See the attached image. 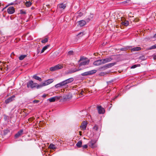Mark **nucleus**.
Here are the masks:
<instances>
[{
    "label": "nucleus",
    "mask_w": 156,
    "mask_h": 156,
    "mask_svg": "<svg viewBox=\"0 0 156 156\" xmlns=\"http://www.w3.org/2000/svg\"><path fill=\"white\" fill-rule=\"evenodd\" d=\"M96 141V140H91V141L89 143V146L92 148H95L96 147L95 145Z\"/></svg>",
    "instance_id": "20e7f679"
},
{
    "label": "nucleus",
    "mask_w": 156,
    "mask_h": 156,
    "mask_svg": "<svg viewBox=\"0 0 156 156\" xmlns=\"http://www.w3.org/2000/svg\"><path fill=\"white\" fill-rule=\"evenodd\" d=\"M79 24L80 27L83 26L86 24V22L83 20H80L79 21Z\"/></svg>",
    "instance_id": "2eb2a0df"
},
{
    "label": "nucleus",
    "mask_w": 156,
    "mask_h": 156,
    "mask_svg": "<svg viewBox=\"0 0 156 156\" xmlns=\"http://www.w3.org/2000/svg\"><path fill=\"white\" fill-rule=\"evenodd\" d=\"M102 60L103 62V64H104L105 63L110 62L112 60V58L111 57H108Z\"/></svg>",
    "instance_id": "9b49d317"
},
{
    "label": "nucleus",
    "mask_w": 156,
    "mask_h": 156,
    "mask_svg": "<svg viewBox=\"0 0 156 156\" xmlns=\"http://www.w3.org/2000/svg\"><path fill=\"white\" fill-rule=\"evenodd\" d=\"M81 75L82 76H86L89 75L88 71L83 73L81 74Z\"/></svg>",
    "instance_id": "473e14b6"
},
{
    "label": "nucleus",
    "mask_w": 156,
    "mask_h": 156,
    "mask_svg": "<svg viewBox=\"0 0 156 156\" xmlns=\"http://www.w3.org/2000/svg\"><path fill=\"white\" fill-rule=\"evenodd\" d=\"M46 96V95L44 94V95H43L42 97H44V98H45Z\"/></svg>",
    "instance_id": "603ef678"
},
{
    "label": "nucleus",
    "mask_w": 156,
    "mask_h": 156,
    "mask_svg": "<svg viewBox=\"0 0 156 156\" xmlns=\"http://www.w3.org/2000/svg\"><path fill=\"white\" fill-rule=\"evenodd\" d=\"M122 24L126 26L128 25V22L127 21H125L124 22H122Z\"/></svg>",
    "instance_id": "7c9ffc66"
},
{
    "label": "nucleus",
    "mask_w": 156,
    "mask_h": 156,
    "mask_svg": "<svg viewBox=\"0 0 156 156\" xmlns=\"http://www.w3.org/2000/svg\"><path fill=\"white\" fill-rule=\"evenodd\" d=\"M23 130L21 129L19 131H18L17 133L15 135V137L16 138H17L19 136H21L23 134Z\"/></svg>",
    "instance_id": "f8f14e48"
},
{
    "label": "nucleus",
    "mask_w": 156,
    "mask_h": 156,
    "mask_svg": "<svg viewBox=\"0 0 156 156\" xmlns=\"http://www.w3.org/2000/svg\"><path fill=\"white\" fill-rule=\"evenodd\" d=\"M61 97V96H56L49 98L48 100L50 102H53L56 100H58Z\"/></svg>",
    "instance_id": "0eeeda50"
},
{
    "label": "nucleus",
    "mask_w": 156,
    "mask_h": 156,
    "mask_svg": "<svg viewBox=\"0 0 156 156\" xmlns=\"http://www.w3.org/2000/svg\"><path fill=\"white\" fill-rule=\"evenodd\" d=\"M125 49H126L123 48L121 49V50L122 51H125Z\"/></svg>",
    "instance_id": "8fccbe9b"
},
{
    "label": "nucleus",
    "mask_w": 156,
    "mask_h": 156,
    "mask_svg": "<svg viewBox=\"0 0 156 156\" xmlns=\"http://www.w3.org/2000/svg\"><path fill=\"white\" fill-rule=\"evenodd\" d=\"M62 86L60 83H58L55 85V87L56 88H58V87H61Z\"/></svg>",
    "instance_id": "72a5a7b5"
},
{
    "label": "nucleus",
    "mask_w": 156,
    "mask_h": 156,
    "mask_svg": "<svg viewBox=\"0 0 156 156\" xmlns=\"http://www.w3.org/2000/svg\"><path fill=\"white\" fill-rule=\"evenodd\" d=\"M136 67H137V66H136V65H135L131 67V68H132V69L135 68H136Z\"/></svg>",
    "instance_id": "a18cd8bd"
},
{
    "label": "nucleus",
    "mask_w": 156,
    "mask_h": 156,
    "mask_svg": "<svg viewBox=\"0 0 156 156\" xmlns=\"http://www.w3.org/2000/svg\"><path fill=\"white\" fill-rule=\"evenodd\" d=\"M27 87L28 88L30 87L31 88H33L36 87L37 89L39 88V86L36 83H34L33 81H30L27 83Z\"/></svg>",
    "instance_id": "f03ea898"
},
{
    "label": "nucleus",
    "mask_w": 156,
    "mask_h": 156,
    "mask_svg": "<svg viewBox=\"0 0 156 156\" xmlns=\"http://www.w3.org/2000/svg\"><path fill=\"white\" fill-rule=\"evenodd\" d=\"M80 61L81 62L79 64V68L82 66L88 65L90 62V60L83 57H81L79 61Z\"/></svg>",
    "instance_id": "f257e3e1"
},
{
    "label": "nucleus",
    "mask_w": 156,
    "mask_h": 156,
    "mask_svg": "<svg viewBox=\"0 0 156 156\" xmlns=\"http://www.w3.org/2000/svg\"><path fill=\"white\" fill-rule=\"evenodd\" d=\"M7 12L9 14H12L15 12V9L13 7L10 6L7 9Z\"/></svg>",
    "instance_id": "9d476101"
},
{
    "label": "nucleus",
    "mask_w": 156,
    "mask_h": 156,
    "mask_svg": "<svg viewBox=\"0 0 156 156\" xmlns=\"http://www.w3.org/2000/svg\"><path fill=\"white\" fill-rule=\"evenodd\" d=\"M49 45H47V46H44L43 49H42L41 51V53H43L45 50L46 49H47V48L49 47Z\"/></svg>",
    "instance_id": "393cba45"
},
{
    "label": "nucleus",
    "mask_w": 156,
    "mask_h": 156,
    "mask_svg": "<svg viewBox=\"0 0 156 156\" xmlns=\"http://www.w3.org/2000/svg\"><path fill=\"white\" fill-rule=\"evenodd\" d=\"M71 97L69 95H67L63 96V99L65 100H67L71 99Z\"/></svg>",
    "instance_id": "6ab92c4d"
},
{
    "label": "nucleus",
    "mask_w": 156,
    "mask_h": 156,
    "mask_svg": "<svg viewBox=\"0 0 156 156\" xmlns=\"http://www.w3.org/2000/svg\"><path fill=\"white\" fill-rule=\"evenodd\" d=\"M82 141L80 140L76 143V146L78 147H80L82 146Z\"/></svg>",
    "instance_id": "412c9836"
},
{
    "label": "nucleus",
    "mask_w": 156,
    "mask_h": 156,
    "mask_svg": "<svg viewBox=\"0 0 156 156\" xmlns=\"http://www.w3.org/2000/svg\"><path fill=\"white\" fill-rule=\"evenodd\" d=\"M82 147H83V148L86 149V148H87V145L85 144V145H84Z\"/></svg>",
    "instance_id": "c03bdc74"
},
{
    "label": "nucleus",
    "mask_w": 156,
    "mask_h": 156,
    "mask_svg": "<svg viewBox=\"0 0 156 156\" xmlns=\"http://www.w3.org/2000/svg\"><path fill=\"white\" fill-rule=\"evenodd\" d=\"M48 84V85L53 81V79H49L46 81Z\"/></svg>",
    "instance_id": "a878e982"
},
{
    "label": "nucleus",
    "mask_w": 156,
    "mask_h": 156,
    "mask_svg": "<svg viewBox=\"0 0 156 156\" xmlns=\"http://www.w3.org/2000/svg\"><path fill=\"white\" fill-rule=\"evenodd\" d=\"M35 118L34 117H32L29 119L28 121H29L32 122L33 120Z\"/></svg>",
    "instance_id": "ea45409f"
},
{
    "label": "nucleus",
    "mask_w": 156,
    "mask_h": 156,
    "mask_svg": "<svg viewBox=\"0 0 156 156\" xmlns=\"http://www.w3.org/2000/svg\"><path fill=\"white\" fill-rule=\"evenodd\" d=\"M153 58L154 59H156V55H154Z\"/></svg>",
    "instance_id": "09e8293b"
},
{
    "label": "nucleus",
    "mask_w": 156,
    "mask_h": 156,
    "mask_svg": "<svg viewBox=\"0 0 156 156\" xmlns=\"http://www.w3.org/2000/svg\"><path fill=\"white\" fill-rule=\"evenodd\" d=\"M66 7V5L65 4L61 3L58 5V8L64 9Z\"/></svg>",
    "instance_id": "ddd939ff"
},
{
    "label": "nucleus",
    "mask_w": 156,
    "mask_h": 156,
    "mask_svg": "<svg viewBox=\"0 0 156 156\" xmlns=\"http://www.w3.org/2000/svg\"><path fill=\"white\" fill-rule=\"evenodd\" d=\"M26 55H21V56H20L19 57V59H20V60H23L26 56Z\"/></svg>",
    "instance_id": "c85d7f7f"
},
{
    "label": "nucleus",
    "mask_w": 156,
    "mask_h": 156,
    "mask_svg": "<svg viewBox=\"0 0 156 156\" xmlns=\"http://www.w3.org/2000/svg\"><path fill=\"white\" fill-rule=\"evenodd\" d=\"M141 49V48L140 47H136L133 48L131 49V51H139Z\"/></svg>",
    "instance_id": "dca6fc26"
},
{
    "label": "nucleus",
    "mask_w": 156,
    "mask_h": 156,
    "mask_svg": "<svg viewBox=\"0 0 156 156\" xmlns=\"http://www.w3.org/2000/svg\"><path fill=\"white\" fill-rule=\"evenodd\" d=\"M87 123L85 121H83L80 126V127L81 128V129L83 130H85L86 129Z\"/></svg>",
    "instance_id": "1a4fd4ad"
},
{
    "label": "nucleus",
    "mask_w": 156,
    "mask_h": 156,
    "mask_svg": "<svg viewBox=\"0 0 156 156\" xmlns=\"http://www.w3.org/2000/svg\"><path fill=\"white\" fill-rule=\"evenodd\" d=\"M156 48V44L153 45L148 48V50H151Z\"/></svg>",
    "instance_id": "c756f323"
},
{
    "label": "nucleus",
    "mask_w": 156,
    "mask_h": 156,
    "mask_svg": "<svg viewBox=\"0 0 156 156\" xmlns=\"http://www.w3.org/2000/svg\"><path fill=\"white\" fill-rule=\"evenodd\" d=\"M82 69L81 68H78V69L70 70L67 72V74H71L72 73L81 70Z\"/></svg>",
    "instance_id": "4468645a"
},
{
    "label": "nucleus",
    "mask_w": 156,
    "mask_h": 156,
    "mask_svg": "<svg viewBox=\"0 0 156 156\" xmlns=\"http://www.w3.org/2000/svg\"><path fill=\"white\" fill-rule=\"evenodd\" d=\"M32 4V3L30 1L27 2L25 3V5L27 7H29Z\"/></svg>",
    "instance_id": "cd10ccee"
},
{
    "label": "nucleus",
    "mask_w": 156,
    "mask_h": 156,
    "mask_svg": "<svg viewBox=\"0 0 156 156\" xmlns=\"http://www.w3.org/2000/svg\"><path fill=\"white\" fill-rule=\"evenodd\" d=\"M97 109L99 114H103L105 112V110L104 108L101 106H98L97 107Z\"/></svg>",
    "instance_id": "39448f33"
},
{
    "label": "nucleus",
    "mask_w": 156,
    "mask_h": 156,
    "mask_svg": "<svg viewBox=\"0 0 156 156\" xmlns=\"http://www.w3.org/2000/svg\"><path fill=\"white\" fill-rule=\"evenodd\" d=\"M73 80L74 79L73 78H70L65 80L66 83V84H67L72 82L73 81Z\"/></svg>",
    "instance_id": "f3484780"
},
{
    "label": "nucleus",
    "mask_w": 156,
    "mask_h": 156,
    "mask_svg": "<svg viewBox=\"0 0 156 156\" xmlns=\"http://www.w3.org/2000/svg\"><path fill=\"white\" fill-rule=\"evenodd\" d=\"M85 93V90H82L81 91V92L80 93V95H83V94Z\"/></svg>",
    "instance_id": "58836bf2"
},
{
    "label": "nucleus",
    "mask_w": 156,
    "mask_h": 156,
    "mask_svg": "<svg viewBox=\"0 0 156 156\" xmlns=\"http://www.w3.org/2000/svg\"><path fill=\"white\" fill-rule=\"evenodd\" d=\"M140 58L142 60H144L145 57L143 56H141L140 57Z\"/></svg>",
    "instance_id": "37998d69"
},
{
    "label": "nucleus",
    "mask_w": 156,
    "mask_h": 156,
    "mask_svg": "<svg viewBox=\"0 0 156 156\" xmlns=\"http://www.w3.org/2000/svg\"><path fill=\"white\" fill-rule=\"evenodd\" d=\"M77 17H81L82 16L83 14L81 12L78 11L77 13H76Z\"/></svg>",
    "instance_id": "bb28decb"
},
{
    "label": "nucleus",
    "mask_w": 156,
    "mask_h": 156,
    "mask_svg": "<svg viewBox=\"0 0 156 156\" xmlns=\"http://www.w3.org/2000/svg\"><path fill=\"white\" fill-rule=\"evenodd\" d=\"M15 96V95H13L12 96L6 99L5 101V103L6 104H9V103L11 102L14 100V98Z\"/></svg>",
    "instance_id": "423d86ee"
},
{
    "label": "nucleus",
    "mask_w": 156,
    "mask_h": 156,
    "mask_svg": "<svg viewBox=\"0 0 156 156\" xmlns=\"http://www.w3.org/2000/svg\"><path fill=\"white\" fill-rule=\"evenodd\" d=\"M49 147L50 149L54 150L56 149V147L55 146V145L52 144H51L49 146Z\"/></svg>",
    "instance_id": "5701e85b"
},
{
    "label": "nucleus",
    "mask_w": 156,
    "mask_h": 156,
    "mask_svg": "<svg viewBox=\"0 0 156 156\" xmlns=\"http://www.w3.org/2000/svg\"><path fill=\"white\" fill-rule=\"evenodd\" d=\"M83 35H84L83 32H81L78 34L77 35V36H79L80 37H81Z\"/></svg>",
    "instance_id": "e433bc0d"
},
{
    "label": "nucleus",
    "mask_w": 156,
    "mask_h": 156,
    "mask_svg": "<svg viewBox=\"0 0 156 156\" xmlns=\"http://www.w3.org/2000/svg\"><path fill=\"white\" fill-rule=\"evenodd\" d=\"M98 127L97 125H95L94 126L93 128V131L94 132H96L98 131Z\"/></svg>",
    "instance_id": "4be33fe9"
},
{
    "label": "nucleus",
    "mask_w": 156,
    "mask_h": 156,
    "mask_svg": "<svg viewBox=\"0 0 156 156\" xmlns=\"http://www.w3.org/2000/svg\"><path fill=\"white\" fill-rule=\"evenodd\" d=\"M100 69H103L104 70H105V69H106V66H105H105H103L102 67H101Z\"/></svg>",
    "instance_id": "79ce46f5"
},
{
    "label": "nucleus",
    "mask_w": 156,
    "mask_h": 156,
    "mask_svg": "<svg viewBox=\"0 0 156 156\" xmlns=\"http://www.w3.org/2000/svg\"><path fill=\"white\" fill-rule=\"evenodd\" d=\"M20 13L21 14H26V12L25 11L21 10H20Z\"/></svg>",
    "instance_id": "c9c22d12"
},
{
    "label": "nucleus",
    "mask_w": 156,
    "mask_h": 156,
    "mask_svg": "<svg viewBox=\"0 0 156 156\" xmlns=\"http://www.w3.org/2000/svg\"><path fill=\"white\" fill-rule=\"evenodd\" d=\"M39 102V100H34V101H33V102L34 103H38Z\"/></svg>",
    "instance_id": "49530a36"
},
{
    "label": "nucleus",
    "mask_w": 156,
    "mask_h": 156,
    "mask_svg": "<svg viewBox=\"0 0 156 156\" xmlns=\"http://www.w3.org/2000/svg\"><path fill=\"white\" fill-rule=\"evenodd\" d=\"M63 67L62 65L58 64L54 67H51L50 70L51 71H54L56 70L61 69L63 68Z\"/></svg>",
    "instance_id": "7ed1b4c3"
},
{
    "label": "nucleus",
    "mask_w": 156,
    "mask_h": 156,
    "mask_svg": "<svg viewBox=\"0 0 156 156\" xmlns=\"http://www.w3.org/2000/svg\"><path fill=\"white\" fill-rule=\"evenodd\" d=\"M115 64V63H109V64H108V65L109 67L110 68V67H111L112 66H114Z\"/></svg>",
    "instance_id": "f704fd0d"
},
{
    "label": "nucleus",
    "mask_w": 156,
    "mask_h": 156,
    "mask_svg": "<svg viewBox=\"0 0 156 156\" xmlns=\"http://www.w3.org/2000/svg\"><path fill=\"white\" fill-rule=\"evenodd\" d=\"M73 51H70L68 52V54L69 55H71L73 54Z\"/></svg>",
    "instance_id": "a19ab883"
},
{
    "label": "nucleus",
    "mask_w": 156,
    "mask_h": 156,
    "mask_svg": "<svg viewBox=\"0 0 156 156\" xmlns=\"http://www.w3.org/2000/svg\"><path fill=\"white\" fill-rule=\"evenodd\" d=\"M153 37L154 38H156V33L154 35Z\"/></svg>",
    "instance_id": "3c124183"
},
{
    "label": "nucleus",
    "mask_w": 156,
    "mask_h": 156,
    "mask_svg": "<svg viewBox=\"0 0 156 156\" xmlns=\"http://www.w3.org/2000/svg\"><path fill=\"white\" fill-rule=\"evenodd\" d=\"M33 78L36 80H39L40 81H42L41 78L39 77V76H37L36 75H34L33 76Z\"/></svg>",
    "instance_id": "aec40b11"
},
{
    "label": "nucleus",
    "mask_w": 156,
    "mask_h": 156,
    "mask_svg": "<svg viewBox=\"0 0 156 156\" xmlns=\"http://www.w3.org/2000/svg\"><path fill=\"white\" fill-rule=\"evenodd\" d=\"M48 41V39L47 38H45L44 39L42 40L41 41V42L43 43H45L47 42Z\"/></svg>",
    "instance_id": "2f4dec72"
},
{
    "label": "nucleus",
    "mask_w": 156,
    "mask_h": 156,
    "mask_svg": "<svg viewBox=\"0 0 156 156\" xmlns=\"http://www.w3.org/2000/svg\"><path fill=\"white\" fill-rule=\"evenodd\" d=\"M47 83L46 82V81H45L42 84L39 85V88L40 87H41L43 86H45L46 85H48Z\"/></svg>",
    "instance_id": "b1692460"
},
{
    "label": "nucleus",
    "mask_w": 156,
    "mask_h": 156,
    "mask_svg": "<svg viewBox=\"0 0 156 156\" xmlns=\"http://www.w3.org/2000/svg\"><path fill=\"white\" fill-rule=\"evenodd\" d=\"M62 86H63L66 84V82L65 80L62 81L60 82Z\"/></svg>",
    "instance_id": "4c0bfd02"
},
{
    "label": "nucleus",
    "mask_w": 156,
    "mask_h": 156,
    "mask_svg": "<svg viewBox=\"0 0 156 156\" xmlns=\"http://www.w3.org/2000/svg\"><path fill=\"white\" fill-rule=\"evenodd\" d=\"M102 59L98 60L94 62L93 64L96 66H98L103 64Z\"/></svg>",
    "instance_id": "6e6552de"
},
{
    "label": "nucleus",
    "mask_w": 156,
    "mask_h": 156,
    "mask_svg": "<svg viewBox=\"0 0 156 156\" xmlns=\"http://www.w3.org/2000/svg\"><path fill=\"white\" fill-rule=\"evenodd\" d=\"M96 70L94 69L88 71L89 75H92L97 72Z\"/></svg>",
    "instance_id": "a211bd4d"
},
{
    "label": "nucleus",
    "mask_w": 156,
    "mask_h": 156,
    "mask_svg": "<svg viewBox=\"0 0 156 156\" xmlns=\"http://www.w3.org/2000/svg\"><path fill=\"white\" fill-rule=\"evenodd\" d=\"M81 133H82V132H80V135H81V136L82 135Z\"/></svg>",
    "instance_id": "864d4df0"
},
{
    "label": "nucleus",
    "mask_w": 156,
    "mask_h": 156,
    "mask_svg": "<svg viewBox=\"0 0 156 156\" xmlns=\"http://www.w3.org/2000/svg\"><path fill=\"white\" fill-rule=\"evenodd\" d=\"M105 66H106V68L107 69L110 68L109 66H108V64H107L105 65Z\"/></svg>",
    "instance_id": "de8ad7c7"
}]
</instances>
